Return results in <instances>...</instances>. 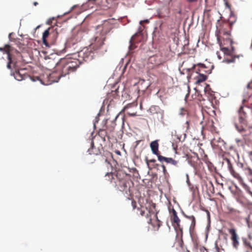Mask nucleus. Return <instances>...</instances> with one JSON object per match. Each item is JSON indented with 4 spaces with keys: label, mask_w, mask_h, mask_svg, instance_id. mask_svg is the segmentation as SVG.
I'll use <instances>...</instances> for the list:
<instances>
[{
    "label": "nucleus",
    "mask_w": 252,
    "mask_h": 252,
    "mask_svg": "<svg viewBox=\"0 0 252 252\" xmlns=\"http://www.w3.org/2000/svg\"><path fill=\"white\" fill-rule=\"evenodd\" d=\"M98 135L101 137L103 141H105L106 140V137H107L108 139L109 138L107 132L105 129H100L98 132Z\"/></svg>",
    "instance_id": "26"
},
{
    "label": "nucleus",
    "mask_w": 252,
    "mask_h": 252,
    "mask_svg": "<svg viewBox=\"0 0 252 252\" xmlns=\"http://www.w3.org/2000/svg\"><path fill=\"white\" fill-rule=\"evenodd\" d=\"M143 22H145V23H148L149 22V20H144L143 21H141L140 22V24H142Z\"/></svg>",
    "instance_id": "43"
},
{
    "label": "nucleus",
    "mask_w": 252,
    "mask_h": 252,
    "mask_svg": "<svg viewBox=\"0 0 252 252\" xmlns=\"http://www.w3.org/2000/svg\"><path fill=\"white\" fill-rule=\"evenodd\" d=\"M188 162L192 166L194 167L195 165V162L196 161L198 160V157H194L193 158H191V159L189 158V157H188Z\"/></svg>",
    "instance_id": "28"
},
{
    "label": "nucleus",
    "mask_w": 252,
    "mask_h": 252,
    "mask_svg": "<svg viewBox=\"0 0 252 252\" xmlns=\"http://www.w3.org/2000/svg\"><path fill=\"white\" fill-rule=\"evenodd\" d=\"M147 211H150V210H147V208L145 209V210H142L141 209L140 210V214L142 216H145L146 218H147Z\"/></svg>",
    "instance_id": "33"
},
{
    "label": "nucleus",
    "mask_w": 252,
    "mask_h": 252,
    "mask_svg": "<svg viewBox=\"0 0 252 252\" xmlns=\"http://www.w3.org/2000/svg\"><path fill=\"white\" fill-rule=\"evenodd\" d=\"M210 184L213 186V184L211 182H210Z\"/></svg>",
    "instance_id": "51"
},
{
    "label": "nucleus",
    "mask_w": 252,
    "mask_h": 252,
    "mask_svg": "<svg viewBox=\"0 0 252 252\" xmlns=\"http://www.w3.org/2000/svg\"><path fill=\"white\" fill-rule=\"evenodd\" d=\"M50 29L49 28L47 30H45L44 31V32H43V35H42L43 43L46 46H49V44L47 40V38L48 36H52L53 37H56L57 36V32L53 31L52 32H50Z\"/></svg>",
    "instance_id": "15"
},
{
    "label": "nucleus",
    "mask_w": 252,
    "mask_h": 252,
    "mask_svg": "<svg viewBox=\"0 0 252 252\" xmlns=\"http://www.w3.org/2000/svg\"><path fill=\"white\" fill-rule=\"evenodd\" d=\"M170 214L171 220L172 225L175 227H177L181 232L182 234H183L182 228L180 227V220L177 216V213L174 208H172L171 210H169Z\"/></svg>",
    "instance_id": "10"
},
{
    "label": "nucleus",
    "mask_w": 252,
    "mask_h": 252,
    "mask_svg": "<svg viewBox=\"0 0 252 252\" xmlns=\"http://www.w3.org/2000/svg\"><path fill=\"white\" fill-rule=\"evenodd\" d=\"M74 6H74L72 7V8H71V9H72L74 8Z\"/></svg>",
    "instance_id": "52"
},
{
    "label": "nucleus",
    "mask_w": 252,
    "mask_h": 252,
    "mask_svg": "<svg viewBox=\"0 0 252 252\" xmlns=\"http://www.w3.org/2000/svg\"><path fill=\"white\" fill-rule=\"evenodd\" d=\"M186 124L187 125V127L188 128L189 126V121H187L186 122Z\"/></svg>",
    "instance_id": "47"
},
{
    "label": "nucleus",
    "mask_w": 252,
    "mask_h": 252,
    "mask_svg": "<svg viewBox=\"0 0 252 252\" xmlns=\"http://www.w3.org/2000/svg\"><path fill=\"white\" fill-rule=\"evenodd\" d=\"M187 252H190L189 250H187Z\"/></svg>",
    "instance_id": "50"
},
{
    "label": "nucleus",
    "mask_w": 252,
    "mask_h": 252,
    "mask_svg": "<svg viewBox=\"0 0 252 252\" xmlns=\"http://www.w3.org/2000/svg\"><path fill=\"white\" fill-rule=\"evenodd\" d=\"M147 222L152 225L155 229L158 230L161 225V222L158 219L157 215L153 211H147Z\"/></svg>",
    "instance_id": "8"
},
{
    "label": "nucleus",
    "mask_w": 252,
    "mask_h": 252,
    "mask_svg": "<svg viewBox=\"0 0 252 252\" xmlns=\"http://www.w3.org/2000/svg\"><path fill=\"white\" fill-rule=\"evenodd\" d=\"M118 117V115H117L115 118V120L112 121V124H111V126L110 127H107V128L110 131H112L114 129V128H115V126L116 125V124L115 123V120L117 119V118Z\"/></svg>",
    "instance_id": "30"
},
{
    "label": "nucleus",
    "mask_w": 252,
    "mask_h": 252,
    "mask_svg": "<svg viewBox=\"0 0 252 252\" xmlns=\"http://www.w3.org/2000/svg\"><path fill=\"white\" fill-rule=\"evenodd\" d=\"M83 32L81 31H74L71 36L67 39L66 46L70 48L80 42L83 38Z\"/></svg>",
    "instance_id": "7"
},
{
    "label": "nucleus",
    "mask_w": 252,
    "mask_h": 252,
    "mask_svg": "<svg viewBox=\"0 0 252 252\" xmlns=\"http://www.w3.org/2000/svg\"><path fill=\"white\" fill-rule=\"evenodd\" d=\"M131 206H132L133 209H135L136 207V202L133 199L131 200Z\"/></svg>",
    "instance_id": "36"
},
{
    "label": "nucleus",
    "mask_w": 252,
    "mask_h": 252,
    "mask_svg": "<svg viewBox=\"0 0 252 252\" xmlns=\"http://www.w3.org/2000/svg\"><path fill=\"white\" fill-rule=\"evenodd\" d=\"M205 211L207 213V217H208V219H210V214L208 210H205Z\"/></svg>",
    "instance_id": "42"
},
{
    "label": "nucleus",
    "mask_w": 252,
    "mask_h": 252,
    "mask_svg": "<svg viewBox=\"0 0 252 252\" xmlns=\"http://www.w3.org/2000/svg\"><path fill=\"white\" fill-rule=\"evenodd\" d=\"M229 233L230 234V240L232 247L238 249L239 245V237L237 233L236 230L234 228H231L228 230Z\"/></svg>",
    "instance_id": "9"
},
{
    "label": "nucleus",
    "mask_w": 252,
    "mask_h": 252,
    "mask_svg": "<svg viewBox=\"0 0 252 252\" xmlns=\"http://www.w3.org/2000/svg\"><path fill=\"white\" fill-rule=\"evenodd\" d=\"M136 105L134 103H129L127 104L123 109L124 111H126L128 108L132 107L133 106H135Z\"/></svg>",
    "instance_id": "34"
},
{
    "label": "nucleus",
    "mask_w": 252,
    "mask_h": 252,
    "mask_svg": "<svg viewBox=\"0 0 252 252\" xmlns=\"http://www.w3.org/2000/svg\"><path fill=\"white\" fill-rule=\"evenodd\" d=\"M71 72L65 59H61L59 61L58 68H57L56 71L51 74L50 76L51 78H55L53 80V81L58 82L62 77L65 76Z\"/></svg>",
    "instance_id": "5"
},
{
    "label": "nucleus",
    "mask_w": 252,
    "mask_h": 252,
    "mask_svg": "<svg viewBox=\"0 0 252 252\" xmlns=\"http://www.w3.org/2000/svg\"><path fill=\"white\" fill-rule=\"evenodd\" d=\"M127 114L128 115L131 116H135L136 115V112H134V113H130L129 112H127Z\"/></svg>",
    "instance_id": "40"
},
{
    "label": "nucleus",
    "mask_w": 252,
    "mask_h": 252,
    "mask_svg": "<svg viewBox=\"0 0 252 252\" xmlns=\"http://www.w3.org/2000/svg\"><path fill=\"white\" fill-rule=\"evenodd\" d=\"M223 1L224 2V3H225V5L226 7L228 8H230V5L228 2L227 0H223Z\"/></svg>",
    "instance_id": "37"
},
{
    "label": "nucleus",
    "mask_w": 252,
    "mask_h": 252,
    "mask_svg": "<svg viewBox=\"0 0 252 252\" xmlns=\"http://www.w3.org/2000/svg\"><path fill=\"white\" fill-rule=\"evenodd\" d=\"M140 34H141V33L140 32L136 33L135 34H134L131 37V38L130 40V41H129V42H130V45L129 46V50L132 51L136 47L134 45V43L140 41V40H136V38L138 36H139Z\"/></svg>",
    "instance_id": "22"
},
{
    "label": "nucleus",
    "mask_w": 252,
    "mask_h": 252,
    "mask_svg": "<svg viewBox=\"0 0 252 252\" xmlns=\"http://www.w3.org/2000/svg\"><path fill=\"white\" fill-rule=\"evenodd\" d=\"M247 224L249 227V237L252 238V222L247 220Z\"/></svg>",
    "instance_id": "29"
},
{
    "label": "nucleus",
    "mask_w": 252,
    "mask_h": 252,
    "mask_svg": "<svg viewBox=\"0 0 252 252\" xmlns=\"http://www.w3.org/2000/svg\"><path fill=\"white\" fill-rule=\"evenodd\" d=\"M191 69H192L193 72H195V73L205 74L210 73V70H207V67L205 65L201 63L194 65Z\"/></svg>",
    "instance_id": "12"
},
{
    "label": "nucleus",
    "mask_w": 252,
    "mask_h": 252,
    "mask_svg": "<svg viewBox=\"0 0 252 252\" xmlns=\"http://www.w3.org/2000/svg\"><path fill=\"white\" fill-rule=\"evenodd\" d=\"M192 70L193 71L192 69ZM195 73V72L192 71V73ZM191 75H193V74H191Z\"/></svg>",
    "instance_id": "49"
},
{
    "label": "nucleus",
    "mask_w": 252,
    "mask_h": 252,
    "mask_svg": "<svg viewBox=\"0 0 252 252\" xmlns=\"http://www.w3.org/2000/svg\"><path fill=\"white\" fill-rule=\"evenodd\" d=\"M247 87L248 88L252 89V80L248 84Z\"/></svg>",
    "instance_id": "41"
},
{
    "label": "nucleus",
    "mask_w": 252,
    "mask_h": 252,
    "mask_svg": "<svg viewBox=\"0 0 252 252\" xmlns=\"http://www.w3.org/2000/svg\"><path fill=\"white\" fill-rule=\"evenodd\" d=\"M200 252H208V250L206 249L204 247H201L200 248Z\"/></svg>",
    "instance_id": "39"
},
{
    "label": "nucleus",
    "mask_w": 252,
    "mask_h": 252,
    "mask_svg": "<svg viewBox=\"0 0 252 252\" xmlns=\"http://www.w3.org/2000/svg\"><path fill=\"white\" fill-rule=\"evenodd\" d=\"M150 147L151 148V150L152 153L157 155L158 156H158H161L159 153L158 151V140H155L152 142L150 144Z\"/></svg>",
    "instance_id": "21"
},
{
    "label": "nucleus",
    "mask_w": 252,
    "mask_h": 252,
    "mask_svg": "<svg viewBox=\"0 0 252 252\" xmlns=\"http://www.w3.org/2000/svg\"><path fill=\"white\" fill-rule=\"evenodd\" d=\"M145 161H146V162L148 166V168L149 169L151 170L152 168H154V167H155L156 166H158V164H153L152 165V167H151L150 166V164L149 163H155L156 161V159H148L147 158H145Z\"/></svg>",
    "instance_id": "27"
},
{
    "label": "nucleus",
    "mask_w": 252,
    "mask_h": 252,
    "mask_svg": "<svg viewBox=\"0 0 252 252\" xmlns=\"http://www.w3.org/2000/svg\"><path fill=\"white\" fill-rule=\"evenodd\" d=\"M71 71H74L79 66V62L78 60L71 59H65Z\"/></svg>",
    "instance_id": "18"
},
{
    "label": "nucleus",
    "mask_w": 252,
    "mask_h": 252,
    "mask_svg": "<svg viewBox=\"0 0 252 252\" xmlns=\"http://www.w3.org/2000/svg\"><path fill=\"white\" fill-rule=\"evenodd\" d=\"M194 246L195 248L196 249H197V248H196L197 244H196L194 243Z\"/></svg>",
    "instance_id": "48"
},
{
    "label": "nucleus",
    "mask_w": 252,
    "mask_h": 252,
    "mask_svg": "<svg viewBox=\"0 0 252 252\" xmlns=\"http://www.w3.org/2000/svg\"><path fill=\"white\" fill-rule=\"evenodd\" d=\"M94 53L91 52L90 49H86L85 50L81 51L79 52V56L82 57L85 61H88L93 59Z\"/></svg>",
    "instance_id": "16"
},
{
    "label": "nucleus",
    "mask_w": 252,
    "mask_h": 252,
    "mask_svg": "<svg viewBox=\"0 0 252 252\" xmlns=\"http://www.w3.org/2000/svg\"><path fill=\"white\" fill-rule=\"evenodd\" d=\"M189 2H196L198 0H187Z\"/></svg>",
    "instance_id": "44"
},
{
    "label": "nucleus",
    "mask_w": 252,
    "mask_h": 252,
    "mask_svg": "<svg viewBox=\"0 0 252 252\" xmlns=\"http://www.w3.org/2000/svg\"><path fill=\"white\" fill-rule=\"evenodd\" d=\"M217 40L221 50L228 56L224 59L223 62L227 63H235L239 61L240 57H243L242 55H236L235 53L233 46L234 42L231 37L230 31L224 29L220 30L217 34Z\"/></svg>",
    "instance_id": "1"
},
{
    "label": "nucleus",
    "mask_w": 252,
    "mask_h": 252,
    "mask_svg": "<svg viewBox=\"0 0 252 252\" xmlns=\"http://www.w3.org/2000/svg\"><path fill=\"white\" fill-rule=\"evenodd\" d=\"M227 161L228 164V168L231 174L234 178L238 181L240 184H241L244 188L246 189L248 188V186L244 183L243 178L241 177L239 173L235 171L232 164L230 162V161L229 159H227Z\"/></svg>",
    "instance_id": "11"
},
{
    "label": "nucleus",
    "mask_w": 252,
    "mask_h": 252,
    "mask_svg": "<svg viewBox=\"0 0 252 252\" xmlns=\"http://www.w3.org/2000/svg\"><path fill=\"white\" fill-rule=\"evenodd\" d=\"M89 154L90 155H98L100 154V151L99 149L96 148L94 146V143L93 141H91V148L88 150Z\"/></svg>",
    "instance_id": "23"
},
{
    "label": "nucleus",
    "mask_w": 252,
    "mask_h": 252,
    "mask_svg": "<svg viewBox=\"0 0 252 252\" xmlns=\"http://www.w3.org/2000/svg\"><path fill=\"white\" fill-rule=\"evenodd\" d=\"M184 216L187 219L191 221V223L189 226V231L190 233H192L194 229L195 225H196V219L194 216L193 215H187L185 214H184Z\"/></svg>",
    "instance_id": "20"
},
{
    "label": "nucleus",
    "mask_w": 252,
    "mask_h": 252,
    "mask_svg": "<svg viewBox=\"0 0 252 252\" xmlns=\"http://www.w3.org/2000/svg\"><path fill=\"white\" fill-rule=\"evenodd\" d=\"M158 160L160 161H165L166 163H170L176 167H178L179 161L176 160L171 158H166L163 156H158Z\"/></svg>",
    "instance_id": "19"
},
{
    "label": "nucleus",
    "mask_w": 252,
    "mask_h": 252,
    "mask_svg": "<svg viewBox=\"0 0 252 252\" xmlns=\"http://www.w3.org/2000/svg\"><path fill=\"white\" fill-rule=\"evenodd\" d=\"M161 167H162V169H163V174H164V175H165V174H166V173H167V170H166V167H165V165H161Z\"/></svg>",
    "instance_id": "38"
},
{
    "label": "nucleus",
    "mask_w": 252,
    "mask_h": 252,
    "mask_svg": "<svg viewBox=\"0 0 252 252\" xmlns=\"http://www.w3.org/2000/svg\"><path fill=\"white\" fill-rule=\"evenodd\" d=\"M38 2H36V1H35V2H33V5H34V6H36V5H38Z\"/></svg>",
    "instance_id": "45"
},
{
    "label": "nucleus",
    "mask_w": 252,
    "mask_h": 252,
    "mask_svg": "<svg viewBox=\"0 0 252 252\" xmlns=\"http://www.w3.org/2000/svg\"><path fill=\"white\" fill-rule=\"evenodd\" d=\"M247 114L244 109V107L241 106L238 110V118L233 120V123L236 129L243 135H246L247 130L244 127L247 125Z\"/></svg>",
    "instance_id": "4"
},
{
    "label": "nucleus",
    "mask_w": 252,
    "mask_h": 252,
    "mask_svg": "<svg viewBox=\"0 0 252 252\" xmlns=\"http://www.w3.org/2000/svg\"><path fill=\"white\" fill-rule=\"evenodd\" d=\"M245 170L247 171V174L252 178V169L250 167H247L245 169Z\"/></svg>",
    "instance_id": "32"
},
{
    "label": "nucleus",
    "mask_w": 252,
    "mask_h": 252,
    "mask_svg": "<svg viewBox=\"0 0 252 252\" xmlns=\"http://www.w3.org/2000/svg\"><path fill=\"white\" fill-rule=\"evenodd\" d=\"M242 239L244 246L243 252H252V238L243 237Z\"/></svg>",
    "instance_id": "14"
},
{
    "label": "nucleus",
    "mask_w": 252,
    "mask_h": 252,
    "mask_svg": "<svg viewBox=\"0 0 252 252\" xmlns=\"http://www.w3.org/2000/svg\"><path fill=\"white\" fill-rule=\"evenodd\" d=\"M161 10L162 11L158 13L159 18H162L169 16L170 13V9L169 8L165 7L162 9Z\"/></svg>",
    "instance_id": "25"
},
{
    "label": "nucleus",
    "mask_w": 252,
    "mask_h": 252,
    "mask_svg": "<svg viewBox=\"0 0 252 252\" xmlns=\"http://www.w3.org/2000/svg\"><path fill=\"white\" fill-rule=\"evenodd\" d=\"M196 74L197 75L194 77L196 84H199L207 79V77L206 74H201L199 73Z\"/></svg>",
    "instance_id": "24"
},
{
    "label": "nucleus",
    "mask_w": 252,
    "mask_h": 252,
    "mask_svg": "<svg viewBox=\"0 0 252 252\" xmlns=\"http://www.w3.org/2000/svg\"><path fill=\"white\" fill-rule=\"evenodd\" d=\"M0 51H2L7 54L8 62L7 67L10 69L12 68L11 64H16L15 57L16 56V60L21 57L20 53L9 45H5L3 48L0 47Z\"/></svg>",
    "instance_id": "6"
},
{
    "label": "nucleus",
    "mask_w": 252,
    "mask_h": 252,
    "mask_svg": "<svg viewBox=\"0 0 252 252\" xmlns=\"http://www.w3.org/2000/svg\"><path fill=\"white\" fill-rule=\"evenodd\" d=\"M186 114H187V111L186 109H185V108H181L180 109V114L181 115H182V116H184L185 115H186Z\"/></svg>",
    "instance_id": "35"
},
{
    "label": "nucleus",
    "mask_w": 252,
    "mask_h": 252,
    "mask_svg": "<svg viewBox=\"0 0 252 252\" xmlns=\"http://www.w3.org/2000/svg\"><path fill=\"white\" fill-rule=\"evenodd\" d=\"M108 22H105L102 25L98 26L97 29L101 30V36H96L90 45V49L94 51H97L100 53L106 52L107 49L104 43L105 40L104 35L108 32L111 29Z\"/></svg>",
    "instance_id": "3"
},
{
    "label": "nucleus",
    "mask_w": 252,
    "mask_h": 252,
    "mask_svg": "<svg viewBox=\"0 0 252 252\" xmlns=\"http://www.w3.org/2000/svg\"><path fill=\"white\" fill-rule=\"evenodd\" d=\"M59 63V61L55 60V59H52L51 58H49L48 59H46V68L49 70H51L52 68H56V71L58 68V63Z\"/></svg>",
    "instance_id": "17"
},
{
    "label": "nucleus",
    "mask_w": 252,
    "mask_h": 252,
    "mask_svg": "<svg viewBox=\"0 0 252 252\" xmlns=\"http://www.w3.org/2000/svg\"><path fill=\"white\" fill-rule=\"evenodd\" d=\"M106 180L110 183L121 191H125L126 193L130 192L131 181L126 174L122 171H118L116 174L111 172L105 175Z\"/></svg>",
    "instance_id": "2"
},
{
    "label": "nucleus",
    "mask_w": 252,
    "mask_h": 252,
    "mask_svg": "<svg viewBox=\"0 0 252 252\" xmlns=\"http://www.w3.org/2000/svg\"><path fill=\"white\" fill-rule=\"evenodd\" d=\"M25 69H20L17 71H15L13 75L15 79L18 81H22L29 77V75L26 72Z\"/></svg>",
    "instance_id": "13"
},
{
    "label": "nucleus",
    "mask_w": 252,
    "mask_h": 252,
    "mask_svg": "<svg viewBox=\"0 0 252 252\" xmlns=\"http://www.w3.org/2000/svg\"><path fill=\"white\" fill-rule=\"evenodd\" d=\"M116 153L117 154L119 155H121V152H120V151H116Z\"/></svg>",
    "instance_id": "46"
},
{
    "label": "nucleus",
    "mask_w": 252,
    "mask_h": 252,
    "mask_svg": "<svg viewBox=\"0 0 252 252\" xmlns=\"http://www.w3.org/2000/svg\"><path fill=\"white\" fill-rule=\"evenodd\" d=\"M15 43L17 45V46L20 48V49H24V44H23L21 42V40L20 39L16 40Z\"/></svg>",
    "instance_id": "31"
}]
</instances>
